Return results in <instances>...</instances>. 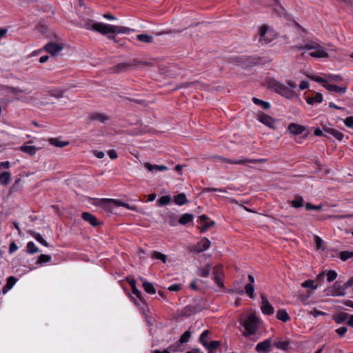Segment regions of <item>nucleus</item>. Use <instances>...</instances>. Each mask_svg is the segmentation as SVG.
I'll use <instances>...</instances> for the list:
<instances>
[{"label":"nucleus","mask_w":353,"mask_h":353,"mask_svg":"<svg viewBox=\"0 0 353 353\" xmlns=\"http://www.w3.org/2000/svg\"><path fill=\"white\" fill-rule=\"evenodd\" d=\"M343 121H344L345 125L347 128H350L353 130V117L352 116L347 117Z\"/></svg>","instance_id":"nucleus-55"},{"label":"nucleus","mask_w":353,"mask_h":353,"mask_svg":"<svg viewBox=\"0 0 353 353\" xmlns=\"http://www.w3.org/2000/svg\"><path fill=\"white\" fill-rule=\"evenodd\" d=\"M20 150L24 153L33 156L36 154L38 149L33 145H22L21 146Z\"/></svg>","instance_id":"nucleus-27"},{"label":"nucleus","mask_w":353,"mask_h":353,"mask_svg":"<svg viewBox=\"0 0 353 353\" xmlns=\"http://www.w3.org/2000/svg\"><path fill=\"white\" fill-rule=\"evenodd\" d=\"M301 286L303 288H308L313 290H316L317 288V285L314 284V281L313 280H306L301 283Z\"/></svg>","instance_id":"nucleus-46"},{"label":"nucleus","mask_w":353,"mask_h":353,"mask_svg":"<svg viewBox=\"0 0 353 353\" xmlns=\"http://www.w3.org/2000/svg\"><path fill=\"white\" fill-rule=\"evenodd\" d=\"M181 289V284H173L171 285L168 290L172 292H178Z\"/></svg>","instance_id":"nucleus-62"},{"label":"nucleus","mask_w":353,"mask_h":353,"mask_svg":"<svg viewBox=\"0 0 353 353\" xmlns=\"http://www.w3.org/2000/svg\"><path fill=\"white\" fill-rule=\"evenodd\" d=\"M248 280L250 283H247L245 286V292L246 294L250 298L254 299V278L252 274H248Z\"/></svg>","instance_id":"nucleus-14"},{"label":"nucleus","mask_w":353,"mask_h":353,"mask_svg":"<svg viewBox=\"0 0 353 353\" xmlns=\"http://www.w3.org/2000/svg\"><path fill=\"white\" fill-rule=\"evenodd\" d=\"M290 203L292 207L298 208L303 206L304 201L302 196H296Z\"/></svg>","instance_id":"nucleus-36"},{"label":"nucleus","mask_w":353,"mask_h":353,"mask_svg":"<svg viewBox=\"0 0 353 353\" xmlns=\"http://www.w3.org/2000/svg\"><path fill=\"white\" fill-rule=\"evenodd\" d=\"M276 317L283 322H286L290 319V316L285 310H278Z\"/></svg>","instance_id":"nucleus-34"},{"label":"nucleus","mask_w":353,"mask_h":353,"mask_svg":"<svg viewBox=\"0 0 353 353\" xmlns=\"http://www.w3.org/2000/svg\"><path fill=\"white\" fill-rule=\"evenodd\" d=\"M331 135H332L335 139H336L339 141H341L343 139V134L337 130L333 128L332 132H330Z\"/></svg>","instance_id":"nucleus-51"},{"label":"nucleus","mask_w":353,"mask_h":353,"mask_svg":"<svg viewBox=\"0 0 353 353\" xmlns=\"http://www.w3.org/2000/svg\"><path fill=\"white\" fill-rule=\"evenodd\" d=\"M326 276H327V281L332 282L336 278L337 273L334 270H329L326 273Z\"/></svg>","instance_id":"nucleus-52"},{"label":"nucleus","mask_w":353,"mask_h":353,"mask_svg":"<svg viewBox=\"0 0 353 353\" xmlns=\"http://www.w3.org/2000/svg\"><path fill=\"white\" fill-rule=\"evenodd\" d=\"M327 79L329 80L334 81H341L343 80V78L340 75H329L327 77Z\"/></svg>","instance_id":"nucleus-63"},{"label":"nucleus","mask_w":353,"mask_h":353,"mask_svg":"<svg viewBox=\"0 0 353 353\" xmlns=\"http://www.w3.org/2000/svg\"><path fill=\"white\" fill-rule=\"evenodd\" d=\"M310 314L314 316V317H317L319 316H325L327 314L324 312L318 310L316 309H314L313 310L310 312Z\"/></svg>","instance_id":"nucleus-58"},{"label":"nucleus","mask_w":353,"mask_h":353,"mask_svg":"<svg viewBox=\"0 0 353 353\" xmlns=\"http://www.w3.org/2000/svg\"><path fill=\"white\" fill-rule=\"evenodd\" d=\"M259 319L254 314H250L248 319L241 324L245 327L248 332L247 335H251L256 332Z\"/></svg>","instance_id":"nucleus-5"},{"label":"nucleus","mask_w":353,"mask_h":353,"mask_svg":"<svg viewBox=\"0 0 353 353\" xmlns=\"http://www.w3.org/2000/svg\"><path fill=\"white\" fill-rule=\"evenodd\" d=\"M305 100L310 105H312L314 102L320 103L323 101V95L321 93L316 92L314 97H307Z\"/></svg>","instance_id":"nucleus-23"},{"label":"nucleus","mask_w":353,"mask_h":353,"mask_svg":"<svg viewBox=\"0 0 353 353\" xmlns=\"http://www.w3.org/2000/svg\"><path fill=\"white\" fill-rule=\"evenodd\" d=\"M170 201L171 197L170 196H162L158 199L157 203L159 205L163 206L170 203Z\"/></svg>","instance_id":"nucleus-47"},{"label":"nucleus","mask_w":353,"mask_h":353,"mask_svg":"<svg viewBox=\"0 0 353 353\" xmlns=\"http://www.w3.org/2000/svg\"><path fill=\"white\" fill-rule=\"evenodd\" d=\"M151 257L154 259H159L163 263H165L167 261L166 255H165L159 252H157V251H153L151 254Z\"/></svg>","instance_id":"nucleus-38"},{"label":"nucleus","mask_w":353,"mask_h":353,"mask_svg":"<svg viewBox=\"0 0 353 353\" xmlns=\"http://www.w3.org/2000/svg\"><path fill=\"white\" fill-rule=\"evenodd\" d=\"M144 168L148 170L149 172H161V171H165L168 170L167 166L164 165H152L150 163L146 162L143 164Z\"/></svg>","instance_id":"nucleus-17"},{"label":"nucleus","mask_w":353,"mask_h":353,"mask_svg":"<svg viewBox=\"0 0 353 353\" xmlns=\"http://www.w3.org/2000/svg\"><path fill=\"white\" fill-rule=\"evenodd\" d=\"M224 162L230 163V164H235V165H246L248 163H265V162H266V159H248V158L241 157L239 159H236V160L225 158V159H224Z\"/></svg>","instance_id":"nucleus-7"},{"label":"nucleus","mask_w":353,"mask_h":353,"mask_svg":"<svg viewBox=\"0 0 353 353\" xmlns=\"http://www.w3.org/2000/svg\"><path fill=\"white\" fill-rule=\"evenodd\" d=\"M194 216L192 214L185 213L179 219L178 222L181 225H185L193 221Z\"/></svg>","instance_id":"nucleus-31"},{"label":"nucleus","mask_w":353,"mask_h":353,"mask_svg":"<svg viewBox=\"0 0 353 353\" xmlns=\"http://www.w3.org/2000/svg\"><path fill=\"white\" fill-rule=\"evenodd\" d=\"M43 48L51 55L55 56L63 50V46L57 43L49 42L45 45Z\"/></svg>","instance_id":"nucleus-12"},{"label":"nucleus","mask_w":353,"mask_h":353,"mask_svg":"<svg viewBox=\"0 0 353 353\" xmlns=\"http://www.w3.org/2000/svg\"><path fill=\"white\" fill-rule=\"evenodd\" d=\"M28 233L43 245L46 246V247L49 246L47 241L42 237V236L39 233H37L32 230H29Z\"/></svg>","instance_id":"nucleus-26"},{"label":"nucleus","mask_w":353,"mask_h":353,"mask_svg":"<svg viewBox=\"0 0 353 353\" xmlns=\"http://www.w3.org/2000/svg\"><path fill=\"white\" fill-rule=\"evenodd\" d=\"M261 311L265 315H271L274 314V310L272 305L269 303L266 296L261 294Z\"/></svg>","instance_id":"nucleus-11"},{"label":"nucleus","mask_w":353,"mask_h":353,"mask_svg":"<svg viewBox=\"0 0 353 353\" xmlns=\"http://www.w3.org/2000/svg\"><path fill=\"white\" fill-rule=\"evenodd\" d=\"M125 280L130 284L132 293L135 294L140 300H141V292L137 288L136 281L134 277L127 276Z\"/></svg>","instance_id":"nucleus-16"},{"label":"nucleus","mask_w":353,"mask_h":353,"mask_svg":"<svg viewBox=\"0 0 353 353\" xmlns=\"http://www.w3.org/2000/svg\"><path fill=\"white\" fill-rule=\"evenodd\" d=\"M316 51L312 52L310 55L315 58H327L328 53L325 51V48L319 44V48H316Z\"/></svg>","instance_id":"nucleus-18"},{"label":"nucleus","mask_w":353,"mask_h":353,"mask_svg":"<svg viewBox=\"0 0 353 353\" xmlns=\"http://www.w3.org/2000/svg\"><path fill=\"white\" fill-rule=\"evenodd\" d=\"M259 41L265 44L270 43L275 38L273 32L270 30V27L267 25L261 26L259 30Z\"/></svg>","instance_id":"nucleus-6"},{"label":"nucleus","mask_w":353,"mask_h":353,"mask_svg":"<svg viewBox=\"0 0 353 353\" xmlns=\"http://www.w3.org/2000/svg\"><path fill=\"white\" fill-rule=\"evenodd\" d=\"M304 48H305V50H314L316 48H319V43L314 42L307 43L304 45Z\"/></svg>","instance_id":"nucleus-59"},{"label":"nucleus","mask_w":353,"mask_h":353,"mask_svg":"<svg viewBox=\"0 0 353 353\" xmlns=\"http://www.w3.org/2000/svg\"><path fill=\"white\" fill-rule=\"evenodd\" d=\"M210 246V241L206 237L203 238L199 243L191 248L192 252L196 253L202 252L208 250Z\"/></svg>","instance_id":"nucleus-9"},{"label":"nucleus","mask_w":353,"mask_h":353,"mask_svg":"<svg viewBox=\"0 0 353 353\" xmlns=\"http://www.w3.org/2000/svg\"><path fill=\"white\" fill-rule=\"evenodd\" d=\"M11 174L10 172H3L0 174V183L3 185H7L10 181Z\"/></svg>","instance_id":"nucleus-29"},{"label":"nucleus","mask_w":353,"mask_h":353,"mask_svg":"<svg viewBox=\"0 0 353 353\" xmlns=\"http://www.w3.org/2000/svg\"><path fill=\"white\" fill-rule=\"evenodd\" d=\"M349 317V314L345 312H340L333 315V320L338 324L344 323Z\"/></svg>","instance_id":"nucleus-24"},{"label":"nucleus","mask_w":353,"mask_h":353,"mask_svg":"<svg viewBox=\"0 0 353 353\" xmlns=\"http://www.w3.org/2000/svg\"><path fill=\"white\" fill-rule=\"evenodd\" d=\"M140 65L142 66H150L151 63L148 61H139L137 59H134L130 62H124V63H120L114 66H113L111 70L114 72L120 73V72H124L128 71L130 69H134L135 68H137Z\"/></svg>","instance_id":"nucleus-3"},{"label":"nucleus","mask_w":353,"mask_h":353,"mask_svg":"<svg viewBox=\"0 0 353 353\" xmlns=\"http://www.w3.org/2000/svg\"><path fill=\"white\" fill-rule=\"evenodd\" d=\"M353 256V252L343 251L340 252V259L345 261Z\"/></svg>","instance_id":"nucleus-48"},{"label":"nucleus","mask_w":353,"mask_h":353,"mask_svg":"<svg viewBox=\"0 0 353 353\" xmlns=\"http://www.w3.org/2000/svg\"><path fill=\"white\" fill-rule=\"evenodd\" d=\"M167 221L170 225L174 226L177 223V217L174 214H170L168 215Z\"/></svg>","instance_id":"nucleus-49"},{"label":"nucleus","mask_w":353,"mask_h":353,"mask_svg":"<svg viewBox=\"0 0 353 353\" xmlns=\"http://www.w3.org/2000/svg\"><path fill=\"white\" fill-rule=\"evenodd\" d=\"M211 268L209 265L202 267L198 270L197 274L202 277H208L210 274Z\"/></svg>","instance_id":"nucleus-37"},{"label":"nucleus","mask_w":353,"mask_h":353,"mask_svg":"<svg viewBox=\"0 0 353 353\" xmlns=\"http://www.w3.org/2000/svg\"><path fill=\"white\" fill-rule=\"evenodd\" d=\"M310 79L318 82V83H326L327 80L323 79V77H319V76H311L310 77Z\"/></svg>","instance_id":"nucleus-61"},{"label":"nucleus","mask_w":353,"mask_h":353,"mask_svg":"<svg viewBox=\"0 0 353 353\" xmlns=\"http://www.w3.org/2000/svg\"><path fill=\"white\" fill-rule=\"evenodd\" d=\"M322 208H323V205H313V204H312L310 203H307L305 204V209L307 210H321Z\"/></svg>","instance_id":"nucleus-53"},{"label":"nucleus","mask_w":353,"mask_h":353,"mask_svg":"<svg viewBox=\"0 0 353 353\" xmlns=\"http://www.w3.org/2000/svg\"><path fill=\"white\" fill-rule=\"evenodd\" d=\"M288 130L291 134H301L305 130V128L303 125L292 123L288 125Z\"/></svg>","instance_id":"nucleus-20"},{"label":"nucleus","mask_w":353,"mask_h":353,"mask_svg":"<svg viewBox=\"0 0 353 353\" xmlns=\"http://www.w3.org/2000/svg\"><path fill=\"white\" fill-rule=\"evenodd\" d=\"M137 39L141 42L145 43H150L153 41V38L152 36L148 35L147 34H140L137 36Z\"/></svg>","instance_id":"nucleus-35"},{"label":"nucleus","mask_w":353,"mask_h":353,"mask_svg":"<svg viewBox=\"0 0 353 353\" xmlns=\"http://www.w3.org/2000/svg\"><path fill=\"white\" fill-rule=\"evenodd\" d=\"M323 87L329 91L334 92L336 93L343 94L347 90V87H339L336 85L325 83Z\"/></svg>","instance_id":"nucleus-21"},{"label":"nucleus","mask_w":353,"mask_h":353,"mask_svg":"<svg viewBox=\"0 0 353 353\" xmlns=\"http://www.w3.org/2000/svg\"><path fill=\"white\" fill-rule=\"evenodd\" d=\"M272 340L270 338L259 343L255 350L258 353H269L271 351Z\"/></svg>","instance_id":"nucleus-10"},{"label":"nucleus","mask_w":353,"mask_h":353,"mask_svg":"<svg viewBox=\"0 0 353 353\" xmlns=\"http://www.w3.org/2000/svg\"><path fill=\"white\" fill-rule=\"evenodd\" d=\"M209 333H210V332L208 330H205L201 334L199 341L203 345H207L208 341H207L206 339L208 338Z\"/></svg>","instance_id":"nucleus-50"},{"label":"nucleus","mask_w":353,"mask_h":353,"mask_svg":"<svg viewBox=\"0 0 353 353\" xmlns=\"http://www.w3.org/2000/svg\"><path fill=\"white\" fill-rule=\"evenodd\" d=\"M109 117L103 113L94 112L89 115V120L91 121H99L100 123H105Z\"/></svg>","instance_id":"nucleus-15"},{"label":"nucleus","mask_w":353,"mask_h":353,"mask_svg":"<svg viewBox=\"0 0 353 353\" xmlns=\"http://www.w3.org/2000/svg\"><path fill=\"white\" fill-rule=\"evenodd\" d=\"M192 332L190 330L185 331L180 337L179 342L181 344L185 343L189 341Z\"/></svg>","instance_id":"nucleus-44"},{"label":"nucleus","mask_w":353,"mask_h":353,"mask_svg":"<svg viewBox=\"0 0 353 353\" xmlns=\"http://www.w3.org/2000/svg\"><path fill=\"white\" fill-rule=\"evenodd\" d=\"M27 251L30 254H34L39 252V248L35 245L32 241H30L27 243Z\"/></svg>","instance_id":"nucleus-43"},{"label":"nucleus","mask_w":353,"mask_h":353,"mask_svg":"<svg viewBox=\"0 0 353 353\" xmlns=\"http://www.w3.org/2000/svg\"><path fill=\"white\" fill-rule=\"evenodd\" d=\"M252 101L255 105L261 107L264 110H268L270 108V103L269 102L263 101L256 97H253Z\"/></svg>","instance_id":"nucleus-30"},{"label":"nucleus","mask_w":353,"mask_h":353,"mask_svg":"<svg viewBox=\"0 0 353 353\" xmlns=\"http://www.w3.org/2000/svg\"><path fill=\"white\" fill-rule=\"evenodd\" d=\"M49 141L51 145L59 148H63L68 145V142L61 141L58 140L57 139L54 138L50 139Z\"/></svg>","instance_id":"nucleus-40"},{"label":"nucleus","mask_w":353,"mask_h":353,"mask_svg":"<svg viewBox=\"0 0 353 353\" xmlns=\"http://www.w3.org/2000/svg\"><path fill=\"white\" fill-rule=\"evenodd\" d=\"M257 119L266 126L275 130L276 128L275 123L276 119H273L272 117L263 113V112H259L257 114Z\"/></svg>","instance_id":"nucleus-8"},{"label":"nucleus","mask_w":353,"mask_h":353,"mask_svg":"<svg viewBox=\"0 0 353 353\" xmlns=\"http://www.w3.org/2000/svg\"><path fill=\"white\" fill-rule=\"evenodd\" d=\"M143 288L144 290L148 294H154L156 293V290L152 283L150 282L144 281L143 283Z\"/></svg>","instance_id":"nucleus-32"},{"label":"nucleus","mask_w":353,"mask_h":353,"mask_svg":"<svg viewBox=\"0 0 353 353\" xmlns=\"http://www.w3.org/2000/svg\"><path fill=\"white\" fill-rule=\"evenodd\" d=\"M174 202L178 205H183L188 202L185 194L180 193L174 197Z\"/></svg>","instance_id":"nucleus-25"},{"label":"nucleus","mask_w":353,"mask_h":353,"mask_svg":"<svg viewBox=\"0 0 353 353\" xmlns=\"http://www.w3.org/2000/svg\"><path fill=\"white\" fill-rule=\"evenodd\" d=\"M352 285H353V276L350 278V279L343 285V289H345L346 290L347 288L352 287Z\"/></svg>","instance_id":"nucleus-64"},{"label":"nucleus","mask_w":353,"mask_h":353,"mask_svg":"<svg viewBox=\"0 0 353 353\" xmlns=\"http://www.w3.org/2000/svg\"><path fill=\"white\" fill-rule=\"evenodd\" d=\"M17 279L13 276H9L7 279V283L3 288V292L6 293V292L11 289L13 285L16 283Z\"/></svg>","instance_id":"nucleus-28"},{"label":"nucleus","mask_w":353,"mask_h":353,"mask_svg":"<svg viewBox=\"0 0 353 353\" xmlns=\"http://www.w3.org/2000/svg\"><path fill=\"white\" fill-rule=\"evenodd\" d=\"M76 25L78 27L97 32L101 34H108V33L128 34L132 31L130 28L127 27L97 22L90 19H81L79 21L76 23Z\"/></svg>","instance_id":"nucleus-1"},{"label":"nucleus","mask_w":353,"mask_h":353,"mask_svg":"<svg viewBox=\"0 0 353 353\" xmlns=\"http://www.w3.org/2000/svg\"><path fill=\"white\" fill-rule=\"evenodd\" d=\"M214 225V221H210L208 223L202 224V226L200 228V231L201 233L205 232L208 229L212 227Z\"/></svg>","instance_id":"nucleus-54"},{"label":"nucleus","mask_w":353,"mask_h":353,"mask_svg":"<svg viewBox=\"0 0 353 353\" xmlns=\"http://www.w3.org/2000/svg\"><path fill=\"white\" fill-rule=\"evenodd\" d=\"M201 310V307L196 305H190L185 307V313L189 315L196 313Z\"/></svg>","instance_id":"nucleus-39"},{"label":"nucleus","mask_w":353,"mask_h":353,"mask_svg":"<svg viewBox=\"0 0 353 353\" xmlns=\"http://www.w3.org/2000/svg\"><path fill=\"white\" fill-rule=\"evenodd\" d=\"M52 259V257L50 255H47V254H41L37 261V265H42L45 263H48V262H50Z\"/></svg>","instance_id":"nucleus-41"},{"label":"nucleus","mask_w":353,"mask_h":353,"mask_svg":"<svg viewBox=\"0 0 353 353\" xmlns=\"http://www.w3.org/2000/svg\"><path fill=\"white\" fill-rule=\"evenodd\" d=\"M176 350L174 348L173 345H170L167 349L163 351H161L159 350H156L153 352V353H170V352H176Z\"/></svg>","instance_id":"nucleus-56"},{"label":"nucleus","mask_w":353,"mask_h":353,"mask_svg":"<svg viewBox=\"0 0 353 353\" xmlns=\"http://www.w3.org/2000/svg\"><path fill=\"white\" fill-rule=\"evenodd\" d=\"M346 294V291L343 285H339L335 283L332 289V295L334 296H343Z\"/></svg>","instance_id":"nucleus-22"},{"label":"nucleus","mask_w":353,"mask_h":353,"mask_svg":"<svg viewBox=\"0 0 353 353\" xmlns=\"http://www.w3.org/2000/svg\"><path fill=\"white\" fill-rule=\"evenodd\" d=\"M99 205L103 208L107 212H112L114 209L117 207L122 206L128 209H134L130 207L127 203L113 199H102L99 201Z\"/></svg>","instance_id":"nucleus-4"},{"label":"nucleus","mask_w":353,"mask_h":353,"mask_svg":"<svg viewBox=\"0 0 353 353\" xmlns=\"http://www.w3.org/2000/svg\"><path fill=\"white\" fill-rule=\"evenodd\" d=\"M347 330V329L346 327H341L336 330V332L339 334V336L342 337L345 334Z\"/></svg>","instance_id":"nucleus-60"},{"label":"nucleus","mask_w":353,"mask_h":353,"mask_svg":"<svg viewBox=\"0 0 353 353\" xmlns=\"http://www.w3.org/2000/svg\"><path fill=\"white\" fill-rule=\"evenodd\" d=\"M50 94L52 97H56V98H61L63 95V90H52L50 92Z\"/></svg>","instance_id":"nucleus-57"},{"label":"nucleus","mask_w":353,"mask_h":353,"mask_svg":"<svg viewBox=\"0 0 353 353\" xmlns=\"http://www.w3.org/2000/svg\"><path fill=\"white\" fill-rule=\"evenodd\" d=\"M2 88L5 92H12L15 96H18L19 93L26 92L25 90H21L20 88H14V87H10L8 85H4Z\"/></svg>","instance_id":"nucleus-33"},{"label":"nucleus","mask_w":353,"mask_h":353,"mask_svg":"<svg viewBox=\"0 0 353 353\" xmlns=\"http://www.w3.org/2000/svg\"><path fill=\"white\" fill-rule=\"evenodd\" d=\"M289 345H290V341H278V342H275L274 343V345L278 348V349H281V350H287L289 347Z\"/></svg>","instance_id":"nucleus-42"},{"label":"nucleus","mask_w":353,"mask_h":353,"mask_svg":"<svg viewBox=\"0 0 353 353\" xmlns=\"http://www.w3.org/2000/svg\"><path fill=\"white\" fill-rule=\"evenodd\" d=\"M81 217L85 221L90 223L92 226H97L99 224L97 217L90 212H83Z\"/></svg>","instance_id":"nucleus-19"},{"label":"nucleus","mask_w":353,"mask_h":353,"mask_svg":"<svg viewBox=\"0 0 353 353\" xmlns=\"http://www.w3.org/2000/svg\"><path fill=\"white\" fill-rule=\"evenodd\" d=\"M266 85L268 88L274 90L276 93L287 99H292L294 96V92H292V89L274 78H268Z\"/></svg>","instance_id":"nucleus-2"},{"label":"nucleus","mask_w":353,"mask_h":353,"mask_svg":"<svg viewBox=\"0 0 353 353\" xmlns=\"http://www.w3.org/2000/svg\"><path fill=\"white\" fill-rule=\"evenodd\" d=\"M213 279L218 286L223 287V283L222 282L223 276V268L221 265H216L212 272Z\"/></svg>","instance_id":"nucleus-13"},{"label":"nucleus","mask_w":353,"mask_h":353,"mask_svg":"<svg viewBox=\"0 0 353 353\" xmlns=\"http://www.w3.org/2000/svg\"><path fill=\"white\" fill-rule=\"evenodd\" d=\"M220 344L219 341H212L210 343H207V345L203 346L208 350H210V352H213L219 347Z\"/></svg>","instance_id":"nucleus-45"}]
</instances>
